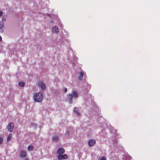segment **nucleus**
Returning a JSON list of instances; mask_svg holds the SVG:
<instances>
[{"label": "nucleus", "instance_id": "4468645a", "mask_svg": "<svg viewBox=\"0 0 160 160\" xmlns=\"http://www.w3.org/2000/svg\"><path fill=\"white\" fill-rule=\"evenodd\" d=\"M4 24L2 22H0V29H2L3 27Z\"/></svg>", "mask_w": 160, "mask_h": 160}, {"label": "nucleus", "instance_id": "412c9836", "mask_svg": "<svg viewBox=\"0 0 160 160\" xmlns=\"http://www.w3.org/2000/svg\"><path fill=\"white\" fill-rule=\"evenodd\" d=\"M2 143V141H0V144Z\"/></svg>", "mask_w": 160, "mask_h": 160}, {"label": "nucleus", "instance_id": "6e6552de", "mask_svg": "<svg viewBox=\"0 0 160 160\" xmlns=\"http://www.w3.org/2000/svg\"><path fill=\"white\" fill-rule=\"evenodd\" d=\"M20 153V156L21 158H24L26 156V153L25 151H21Z\"/></svg>", "mask_w": 160, "mask_h": 160}, {"label": "nucleus", "instance_id": "0eeeda50", "mask_svg": "<svg viewBox=\"0 0 160 160\" xmlns=\"http://www.w3.org/2000/svg\"><path fill=\"white\" fill-rule=\"evenodd\" d=\"M52 31L54 33H57L59 32L58 28L56 26L53 27L52 28Z\"/></svg>", "mask_w": 160, "mask_h": 160}, {"label": "nucleus", "instance_id": "aec40b11", "mask_svg": "<svg viewBox=\"0 0 160 160\" xmlns=\"http://www.w3.org/2000/svg\"><path fill=\"white\" fill-rule=\"evenodd\" d=\"M67 91V89L66 88H65L64 89V91L65 92H66Z\"/></svg>", "mask_w": 160, "mask_h": 160}, {"label": "nucleus", "instance_id": "39448f33", "mask_svg": "<svg viewBox=\"0 0 160 160\" xmlns=\"http://www.w3.org/2000/svg\"><path fill=\"white\" fill-rule=\"evenodd\" d=\"M68 155L66 154L64 155H58V158L59 160L66 159L68 158Z\"/></svg>", "mask_w": 160, "mask_h": 160}, {"label": "nucleus", "instance_id": "2eb2a0df", "mask_svg": "<svg viewBox=\"0 0 160 160\" xmlns=\"http://www.w3.org/2000/svg\"><path fill=\"white\" fill-rule=\"evenodd\" d=\"M19 85L21 87H23L24 85V83L23 82H19Z\"/></svg>", "mask_w": 160, "mask_h": 160}, {"label": "nucleus", "instance_id": "b1692460", "mask_svg": "<svg viewBox=\"0 0 160 160\" xmlns=\"http://www.w3.org/2000/svg\"><path fill=\"white\" fill-rule=\"evenodd\" d=\"M24 160H29L28 158H26Z\"/></svg>", "mask_w": 160, "mask_h": 160}, {"label": "nucleus", "instance_id": "20e7f679", "mask_svg": "<svg viewBox=\"0 0 160 160\" xmlns=\"http://www.w3.org/2000/svg\"><path fill=\"white\" fill-rule=\"evenodd\" d=\"M38 85L42 89H45L46 88V86L45 84L42 82H39L38 83Z\"/></svg>", "mask_w": 160, "mask_h": 160}, {"label": "nucleus", "instance_id": "dca6fc26", "mask_svg": "<svg viewBox=\"0 0 160 160\" xmlns=\"http://www.w3.org/2000/svg\"><path fill=\"white\" fill-rule=\"evenodd\" d=\"M53 140H58L59 139V137L57 136H55L53 138Z\"/></svg>", "mask_w": 160, "mask_h": 160}, {"label": "nucleus", "instance_id": "a211bd4d", "mask_svg": "<svg viewBox=\"0 0 160 160\" xmlns=\"http://www.w3.org/2000/svg\"><path fill=\"white\" fill-rule=\"evenodd\" d=\"M6 19V17L3 16V17L2 18V21H5Z\"/></svg>", "mask_w": 160, "mask_h": 160}, {"label": "nucleus", "instance_id": "1a4fd4ad", "mask_svg": "<svg viewBox=\"0 0 160 160\" xmlns=\"http://www.w3.org/2000/svg\"><path fill=\"white\" fill-rule=\"evenodd\" d=\"M95 141H88V144L90 147L94 146L95 144Z\"/></svg>", "mask_w": 160, "mask_h": 160}, {"label": "nucleus", "instance_id": "7ed1b4c3", "mask_svg": "<svg viewBox=\"0 0 160 160\" xmlns=\"http://www.w3.org/2000/svg\"><path fill=\"white\" fill-rule=\"evenodd\" d=\"M13 123L12 122H10L8 124L7 128L9 132H12L13 131Z\"/></svg>", "mask_w": 160, "mask_h": 160}, {"label": "nucleus", "instance_id": "423d86ee", "mask_svg": "<svg viewBox=\"0 0 160 160\" xmlns=\"http://www.w3.org/2000/svg\"><path fill=\"white\" fill-rule=\"evenodd\" d=\"M64 150L62 148H60L58 149L57 153L58 155H61V154L64 153Z\"/></svg>", "mask_w": 160, "mask_h": 160}, {"label": "nucleus", "instance_id": "6ab92c4d", "mask_svg": "<svg viewBox=\"0 0 160 160\" xmlns=\"http://www.w3.org/2000/svg\"><path fill=\"white\" fill-rule=\"evenodd\" d=\"M3 14V13L2 12L0 11V16H1Z\"/></svg>", "mask_w": 160, "mask_h": 160}, {"label": "nucleus", "instance_id": "ddd939ff", "mask_svg": "<svg viewBox=\"0 0 160 160\" xmlns=\"http://www.w3.org/2000/svg\"><path fill=\"white\" fill-rule=\"evenodd\" d=\"M12 137V134H9L7 137V140H10L11 139Z\"/></svg>", "mask_w": 160, "mask_h": 160}, {"label": "nucleus", "instance_id": "f3484780", "mask_svg": "<svg viewBox=\"0 0 160 160\" xmlns=\"http://www.w3.org/2000/svg\"><path fill=\"white\" fill-rule=\"evenodd\" d=\"M100 160H106V158L104 157H102Z\"/></svg>", "mask_w": 160, "mask_h": 160}, {"label": "nucleus", "instance_id": "9d476101", "mask_svg": "<svg viewBox=\"0 0 160 160\" xmlns=\"http://www.w3.org/2000/svg\"><path fill=\"white\" fill-rule=\"evenodd\" d=\"M83 76V73L82 72H80V75L78 78V79L80 80H82V79Z\"/></svg>", "mask_w": 160, "mask_h": 160}, {"label": "nucleus", "instance_id": "f8f14e48", "mask_svg": "<svg viewBox=\"0 0 160 160\" xmlns=\"http://www.w3.org/2000/svg\"><path fill=\"white\" fill-rule=\"evenodd\" d=\"M33 147L32 145H30L28 146V150L29 151H31L33 150Z\"/></svg>", "mask_w": 160, "mask_h": 160}, {"label": "nucleus", "instance_id": "f03ea898", "mask_svg": "<svg viewBox=\"0 0 160 160\" xmlns=\"http://www.w3.org/2000/svg\"><path fill=\"white\" fill-rule=\"evenodd\" d=\"M78 96V94L77 92L76 91H74L72 92V94H69L68 97L70 100V103L71 104L72 102V100L73 98L74 97L77 98Z\"/></svg>", "mask_w": 160, "mask_h": 160}, {"label": "nucleus", "instance_id": "9b49d317", "mask_svg": "<svg viewBox=\"0 0 160 160\" xmlns=\"http://www.w3.org/2000/svg\"><path fill=\"white\" fill-rule=\"evenodd\" d=\"M74 112H75L78 115H79L80 114L79 112H78V109L77 108H74Z\"/></svg>", "mask_w": 160, "mask_h": 160}, {"label": "nucleus", "instance_id": "4be33fe9", "mask_svg": "<svg viewBox=\"0 0 160 160\" xmlns=\"http://www.w3.org/2000/svg\"><path fill=\"white\" fill-rule=\"evenodd\" d=\"M1 40H2V37L0 36V41H1Z\"/></svg>", "mask_w": 160, "mask_h": 160}, {"label": "nucleus", "instance_id": "5701e85b", "mask_svg": "<svg viewBox=\"0 0 160 160\" xmlns=\"http://www.w3.org/2000/svg\"><path fill=\"white\" fill-rule=\"evenodd\" d=\"M3 139L1 138V137H0V140H2Z\"/></svg>", "mask_w": 160, "mask_h": 160}, {"label": "nucleus", "instance_id": "f257e3e1", "mask_svg": "<svg viewBox=\"0 0 160 160\" xmlns=\"http://www.w3.org/2000/svg\"><path fill=\"white\" fill-rule=\"evenodd\" d=\"M34 100L37 102H41L43 99L42 94L41 93H37L34 94Z\"/></svg>", "mask_w": 160, "mask_h": 160}]
</instances>
